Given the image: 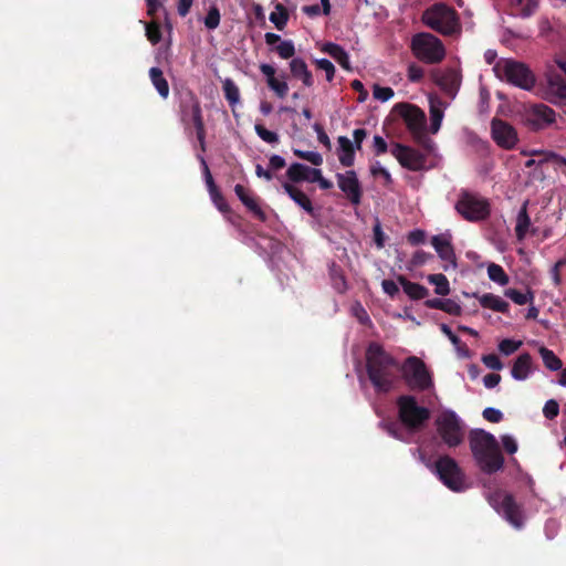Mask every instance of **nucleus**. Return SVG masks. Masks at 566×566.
Instances as JSON below:
<instances>
[{"label": "nucleus", "instance_id": "1", "mask_svg": "<svg viewBox=\"0 0 566 566\" xmlns=\"http://www.w3.org/2000/svg\"><path fill=\"white\" fill-rule=\"evenodd\" d=\"M366 369L368 378L377 392H389L400 370L398 360L384 346L373 342L366 350Z\"/></svg>", "mask_w": 566, "mask_h": 566}, {"label": "nucleus", "instance_id": "2", "mask_svg": "<svg viewBox=\"0 0 566 566\" xmlns=\"http://www.w3.org/2000/svg\"><path fill=\"white\" fill-rule=\"evenodd\" d=\"M469 444L479 469L485 474H493L504 467V457L495 437L483 430L472 429Z\"/></svg>", "mask_w": 566, "mask_h": 566}, {"label": "nucleus", "instance_id": "3", "mask_svg": "<svg viewBox=\"0 0 566 566\" xmlns=\"http://www.w3.org/2000/svg\"><path fill=\"white\" fill-rule=\"evenodd\" d=\"M421 21L430 29L442 35H453L461 31V24L457 11L446 3H434L427 8L421 15Z\"/></svg>", "mask_w": 566, "mask_h": 566}, {"label": "nucleus", "instance_id": "4", "mask_svg": "<svg viewBox=\"0 0 566 566\" xmlns=\"http://www.w3.org/2000/svg\"><path fill=\"white\" fill-rule=\"evenodd\" d=\"M493 70L501 81L522 90H532L536 82L534 73L525 63L512 59H501Z\"/></svg>", "mask_w": 566, "mask_h": 566}, {"label": "nucleus", "instance_id": "5", "mask_svg": "<svg viewBox=\"0 0 566 566\" xmlns=\"http://www.w3.org/2000/svg\"><path fill=\"white\" fill-rule=\"evenodd\" d=\"M398 417L400 422L410 431H418L430 419V410L419 406L416 397L402 395L397 398Z\"/></svg>", "mask_w": 566, "mask_h": 566}, {"label": "nucleus", "instance_id": "6", "mask_svg": "<svg viewBox=\"0 0 566 566\" xmlns=\"http://www.w3.org/2000/svg\"><path fill=\"white\" fill-rule=\"evenodd\" d=\"M457 212L467 221L479 222L491 213L490 203L478 193L462 189L455 203Z\"/></svg>", "mask_w": 566, "mask_h": 566}, {"label": "nucleus", "instance_id": "7", "mask_svg": "<svg viewBox=\"0 0 566 566\" xmlns=\"http://www.w3.org/2000/svg\"><path fill=\"white\" fill-rule=\"evenodd\" d=\"M411 50L417 59L428 64L439 63L446 56L443 43L431 33L422 32L413 35Z\"/></svg>", "mask_w": 566, "mask_h": 566}, {"label": "nucleus", "instance_id": "8", "mask_svg": "<svg viewBox=\"0 0 566 566\" xmlns=\"http://www.w3.org/2000/svg\"><path fill=\"white\" fill-rule=\"evenodd\" d=\"M402 378L411 390L424 391L433 387V380L423 360L416 356L405 359L400 366Z\"/></svg>", "mask_w": 566, "mask_h": 566}, {"label": "nucleus", "instance_id": "9", "mask_svg": "<svg viewBox=\"0 0 566 566\" xmlns=\"http://www.w3.org/2000/svg\"><path fill=\"white\" fill-rule=\"evenodd\" d=\"M490 505L514 527L520 528L523 525V513L521 506L515 502L512 494L503 491L495 490L488 496Z\"/></svg>", "mask_w": 566, "mask_h": 566}, {"label": "nucleus", "instance_id": "10", "mask_svg": "<svg viewBox=\"0 0 566 566\" xmlns=\"http://www.w3.org/2000/svg\"><path fill=\"white\" fill-rule=\"evenodd\" d=\"M434 468L440 481L451 491L462 492L467 489L464 472L453 458L449 455L439 457Z\"/></svg>", "mask_w": 566, "mask_h": 566}, {"label": "nucleus", "instance_id": "11", "mask_svg": "<svg viewBox=\"0 0 566 566\" xmlns=\"http://www.w3.org/2000/svg\"><path fill=\"white\" fill-rule=\"evenodd\" d=\"M442 441L450 448L463 442L464 429L461 419L452 410L443 411L436 420Z\"/></svg>", "mask_w": 566, "mask_h": 566}, {"label": "nucleus", "instance_id": "12", "mask_svg": "<svg viewBox=\"0 0 566 566\" xmlns=\"http://www.w3.org/2000/svg\"><path fill=\"white\" fill-rule=\"evenodd\" d=\"M394 112L403 119L408 130L413 139L420 143L426 134V114L418 106L409 103H398L394 106Z\"/></svg>", "mask_w": 566, "mask_h": 566}, {"label": "nucleus", "instance_id": "13", "mask_svg": "<svg viewBox=\"0 0 566 566\" xmlns=\"http://www.w3.org/2000/svg\"><path fill=\"white\" fill-rule=\"evenodd\" d=\"M525 126L533 132L548 128L556 122V113L545 104H533L523 114Z\"/></svg>", "mask_w": 566, "mask_h": 566}, {"label": "nucleus", "instance_id": "14", "mask_svg": "<svg viewBox=\"0 0 566 566\" xmlns=\"http://www.w3.org/2000/svg\"><path fill=\"white\" fill-rule=\"evenodd\" d=\"M390 151L403 168L411 171L421 170L424 166L426 157L415 148L396 143Z\"/></svg>", "mask_w": 566, "mask_h": 566}, {"label": "nucleus", "instance_id": "15", "mask_svg": "<svg viewBox=\"0 0 566 566\" xmlns=\"http://www.w3.org/2000/svg\"><path fill=\"white\" fill-rule=\"evenodd\" d=\"M492 138L497 146L512 149L518 142L516 129L505 120L493 118L491 123Z\"/></svg>", "mask_w": 566, "mask_h": 566}, {"label": "nucleus", "instance_id": "16", "mask_svg": "<svg viewBox=\"0 0 566 566\" xmlns=\"http://www.w3.org/2000/svg\"><path fill=\"white\" fill-rule=\"evenodd\" d=\"M337 185L346 198L355 206L361 201L363 190L357 175L354 170L336 175Z\"/></svg>", "mask_w": 566, "mask_h": 566}, {"label": "nucleus", "instance_id": "17", "mask_svg": "<svg viewBox=\"0 0 566 566\" xmlns=\"http://www.w3.org/2000/svg\"><path fill=\"white\" fill-rule=\"evenodd\" d=\"M431 244L438 253L439 258L448 263L443 266L446 271H448L449 265H451L453 269L457 268V256L451 243L450 234L433 235L431 238Z\"/></svg>", "mask_w": 566, "mask_h": 566}, {"label": "nucleus", "instance_id": "18", "mask_svg": "<svg viewBox=\"0 0 566 566\" xmlns=\"http://www.w3.org/2000/svg\"><path fill=\"white\" fill-rule=\"evenodd\" d=\"M234 192L245 208L261 222H265L268 219L266 213L260 206V198L255 196L251 190L244 186L238 184L234 187Z\"/></svg>", "mask_w": 566, "mask_h": 566}, {"label": "nucleus", "instance_id": "19", "mask_svg": "<svg viewBox=\"0 0 566 566\" xmlns=\"http://www.w3.org/2000/svg\"><path fill=\"white\" fill-rule=\"evenodd\" d=\"M180 119L185 125H188L192 118L201 114V105L198 97L192 92H187L182 96L179 104Z\"/></svg>", "mask_w": 566, "mask_h": 566}, {"label": "nucleus", "instance_id": "20", "mask_svg": "<svg viewBox=\"0 0 566 566\" xmlns=\"http://www.w3.org/2000/svg\"><path fill=\"white\" fill-rule=\"evenodd\" d=\"M261 73L266 77L268 86L280 98H284L289 92V85L285 81H280L275 77L274 66L262 63L260 65Z\"/></svg>", "mask_w": 566, "mask_h": 566}, {"label": "nucleus", "instance_id": "21", "mask_svg": "<svg viewBox=\"0 0 566 566\" xmlns=\"http://www.w3.org/2000/svg\"><path fill=\"white\" fill-rule=\"evenodd\" d=\"M282 188L284 189L285 193H287L289 197L297 206H300L308 214L315 216V210H314L313 203L305 192H303L298 187H296L295 185H293L291 182H283Z\"/></svg>", "mask_w": 566, "mask_h": 566}, {"label": "nucleus", "instance_id": "22", "mask_svg": "<svg viewBox=\"0 0 566 566\" xmlns=\"http://www.w3.org/2000/svg\"><path fill=\"white\" fill-rule=\"evenodd\" d=\"M316 168H311L304 164L293 163L286 170V178L291 184H298L302 181H313V172L317 171Z\"/></svg>", "mask_w": 566, "mask_h": 566}, {"label": "nucleus", "instance_id": "23", "mask_svg": "<svg viewBox=\"0 0 566 566\" xmlns=\"http://www.w3.org/2000/svg\"><path fill=\"white\" fill-rule=\"evenodd\" d=\"M460 75L453 69H448L446 72L436 76V83L446 93L453 95L460 86Z\"/></svg>", "mask_w": 566, "mask_h": 566}, {"label": "nucleus", "instance_id": "24", "mask_svg": "<svg viewBox=\"0 0 566 566\" xmlns=\"http://www.w3.org/2000/svg\"><path fill=\"white\" fill-rule=\"evenodd\" d=\"M547 90L553 96L552 102L556 103L557 101L566 99V81L560 74L551 73L547 76Z\"/></svg>", "mask_w": 566, "mask_h": 566}, {"label": "nucleus", "instance_id": "25", "mask_svg": "<svg viewBox=\"0 0 566 566\" xmlns=\"http://www.w3.org/2000/svg\"><path fill=\"white\" fill-rule=\"evenodd\" d=\"M290 71L291 74L295 78L301 80L305 86L311 87L314 84L313 75L303 59H292V61L290 62Z\"/></svg>", "mask_w": 566, "mask_h": 566}, {"label": "nucleus", "instance_id": "26", "mask_svg": "<svg viewBox=\"0 0 566 566\" xmlns=\"http://www.w3.org/2000/svg\"><path fill=\"white\" fill-rule=\"evenodd\" d=\"M426 307L443 311L450 315L459 316L462 307L459 303L451 298H430L424 302Z\"/></svg>", "mask_w": 566, "mask_h": 566}, {"label": "nucleus", "instance_id": "27", "mask_svg": "<svg viewBox=\"0 0 566 566\" xmlns=\"http://www.w3.org/2000/svg\"><path fill=\"white\" fill-rule=\"evenodd\" d=\"M532 368V356L528 353L521 354L514 361L511 375L516 380H525Z\"/></svg>", "mask_w": 566, "mask_h": 566}, {"label": "nucleus", "instance_id": "28", "mask_svg": "<svg viewBox=\"0 0 566 566\" xmlns=\"http://www.w3.org/2000/svg\"><path fill=\"white\" fill-rule=\"evenodd\" d=\"M479 303L484 308H490L494 312L509 314L510 304L493 293H485L479 297Z\"/></svg>", "mask_w": 566, "mask_h": 566}, {"label": "nucleus", "instance_id": "29", "mask_svg": "<svg viewBox=\"0 0 566 566\" xmlns=\"http://www.w3.org/2000/svg\"><path fill=\"white\" fill-rule=\"evenodd\" d=\"M510 7L512 14L521 18H530L533 15L537 8V0H510Z\"/></svg>", "mask_w": 566, "mask_h": 566}, {"label": "nucleus", "instance_id": "30", "mask_svg": "<svg viewBox=\"0 0 566 566\" xmlns=\"http://www.w3.org/2000/svg\"><path fill=\"white\" fill-rule=\"evenodd\" d=\"M527 206L528 200H525L516 217L515 235L520 242L526 238L531 227V218L527 212Z\"/></svg>", "mask_w": 566, "mask_h": 566}, {"label": "nucleus", "instance_id": "31", "mask_svg": "<svg viewBox=\"0 0 566 566\" xmlns=\"http://www.w3.org/2000/svg\"><path fill=\"white\" fill-rule=\"evenodd\" d=\"M322 51L331 55L343 69L350 70L349 56L340 45L327 42L323 45Z\"/></svg>", "mask_w": 566, "mask_h": 566}, {"label": "nucleus", "instance_id": "32", "mask_svg": "<svg viewBox=\"0 0 566 566\" xmlns=\"http://www.w3.org/2000/svg\"><path fill=\"white\" fill-rule=\"evenodd\" d=\"M398 282L403 289V292L411 298V300H422L428 296L429 291L426 286L415 283L406 279L405 276L400 275L398 277Z\"/></svg>", "mask_w": 566, "mask_h": 566}, {"label": "nucleus", "instance_id": "33", "mask_svg": "<svg viewBox=\"0 0 566 566\" xmlns=\"http://www.w3.org/2000/svg\"><path fill=\"white\" fill-rule=\"evenodd\" d=\"M338 144L340 148V154L338 155L339 163L344 167H352L355 160L356 147L346 136H339Z\"/></svg>", "mask_w": 566, "mask_h": 566}, {"label": "nucleus", "instance_id": "34", "mask_svg": "<svg viewBox=\"0 0 566 566\" xmlns=\"http://www.w3.org/2000/svg\"><path fill=\"white\" fill-rule=\"evenodd\" d=\"M149 77L160 97L166 99L169 95V84L165 78L163 71L159 67H151L149 70Z\"/></svg>", "mask_w": 566, "mask_h": 566}, {"label": "nucleus", "instance_id": "35", "mask_svg": "<svg viewBox=\"0 0 566 566\" xmlns=\"http://www.w3.org/2000/svg\"><path fill=\"white\" fill-rule=\"evenodd\" d=\"M504 295L517 305H524L528 303L533 304L535 298V294L531 289H527L526 292H521L516 289H507L504 291Z\"/></svg>", "mask_w": 566, "mask_h": 566}, {"label": "nucleus", "instance_id": "36", "mask_svg": "<svg viewBox=\"0 0 566 566\" xmlns=\"http://www.w3.org/2000/svg\"><path fill=\"white\" fill-rule=\"evenodd\" d=\"M539 354L543 359L545 367L552 371L559 370L563 366L562 360L555 355V353L544 346L539 348Z\"/></svg>", "mask_w": 566, "mask_h": 566}, {"label": "nucleus", "instance_id": "37", "mask_svg": "<svg viewBox=\"0 0 566 566\" xmlns=\"http://www.w3.org/2000/svg\"><path fill=\"white\" fill-rule=\"evenodd\" d=\"M429 283L433 284L434 292L438 295L446 296L450 293V284L444 274L438 273V274H430L428 275Z\"/></svg>", "mask_w": 566, "mask_h": 566}, {"label": "nucleus", "instance_id": "38", "mask_svg": "<svg viewBox=\"0 0 566 566\" xmlns=\"http://www.w3.org/2000/svg\"><path fill=\"white\" fill-rule=\"evenodd\" d=\"M222 90L224 93L226 99L229 102L231 106L235 105L240 101V91L237 84L231 78H226L222 82Z\"/></svg>", "mask_w": 566, "mask_h": 566}, {"label": "nucleus", "instance_id": "39", "mask_svg": "<svg viewBox=\"0 0 566 566\" xmlns=\"http://www.w3.org/2000/svg\"><path fill=\"white\" fill-rule=\"evenodd\" d=\"M289 12L283 4L277 3L275 11L270 14V21L274 23L277 30L282 31L285 28Z\"/></svg>", "mask_w": 566, "mask_h": 566}, {"label": "nucleus", "instance_id": "40", "mask_svg": "<svg viewBox=\"0 0 566 566\" xmlns=\"http://www.w3.org/2000/svg\"><path fill=\"white\" fill-rule=\"evenodd\" d=\"M488 275L491 281H493L502 286L509 284V281H510L509 275L505 273L504 269L496 263H491L488 266Z\"/></svg>", "mask_w": 566, "mask_h": 566}, {"label": "nucleus", "instance_id": "41", "mask_svg": "<svg viewBox=\"0 0 566 566\" xmlns=\"http://www.w3.org/2000/svg\"><path fill=\"white\" fill-rule=\"evenodd\" d=\"M190 122L195 126L196 136H197V140L199 143L200 149L202 153H205L207 150V148H206V127H205L202 113L201 114L197 113V116L195 118H192Z\"/></svg>", "mask_w": 566, "mask_h": 566}, {"label": "nucleus", "instance_id": "42", "mask_svg": "<svg viewBox=\"0 0 566 566\" xmlns=\"http://www.w3.org/2000/svg\"><path fill=\"white\" fill-rule=\"evenodd\" d=\"M380 427L392 438L406 441L405 430L396 421H382L380 422Z\"/></svg>", "mask_w": 566, "mask_h": 566}, {"label": "nucleus", "instance_id": "43", "mask_svg": "<svg viewBox=\"0 0 566 566\" xmlns=\"http://www.w3.org/2000/svg\"><path fill=\"white\" fill-rule=\"evenodd\" d=\"M209 195H210L212 202L214 203V206L217 207V209L220 212H222V213L231 212L230 206L227 203L223 195L221 193V191L218 188L210 191Z\"/></svg>", "mask_w": 566, "mask_h": 566}, {"label": "nucleus", "instance_id": "44", "mask_svg": "<svg viewBox=\"0 0 566 566\" xmlns=\"http://www.w3.org/2000/svg\"><path fill=\"white\" fill-rule=\"evenodd\" d=\"M430 118H431L430 130L432 134H436L440 129L441 122L443 118V111L439 106L431 104L430 105Z\"/></svg>", "mask_w": 566, "mask_h": 566}, {"label": "nucleus", "instance_id": "45", "mask_svg": "<svg viewBox=\"0 0 566 566\" xmlns=\"http://www.w3.org/2000/svg\"><path fill=\"white\" fill-rule=\"evenodd\" d=\"M275 51L280 57L287 60L294 56L295 46L291 40H284L275 46Z\"/></svg>", "mask_w": 566, "mask_h": 566}, {"label": "nucleus", "instance_id": "46", "mask_svg": "<svg viewBox=\"0 0 566 566\" xmlns=\"http://www.w3.org/2000/svg\"><path fill=\"white\" fill-rule=\"evenodd\" d=\"M254 130L263 142L269 144L279 143V135L274 132L266 129L262 124H255Z\"/></svg>", "mask_w": 566, "mask_h": 566}, {"label": "nucleus", "instance_id": "47", "mask_svg": "<svg viewBox=\"0 0 566 566\" xmlns=\"http://www.w3.org/2000/svg\"><path fill=\"white\" fill-rule=\"evenodd\" d=\"M294 155L301 159L307 160L308 163L319 166L323 163V157L319 153L316 151H305L301 149H294Z\"/></svg>", "mask_w": 566, "mask_h": 566}, {"label": "nucleus", "instance_id": "48", "mask_svg": "<svg viewBox=\"0 0 566 566\" xmlns=\"http://www.w3.org/2000/svg\"><path fill=\"white\" fill-rule=\"evenodd\" d=\"M220 24V11L216 6H212L206 18H205V25L209 30H214Z\"/></svg>", "mask_w": 566, "mask_h": 566}, {"label": "nucleus", "instance_id": "49", "mask_svg": "<svg viewBox=\"0 0 566 566\" xmlns=\"http://www.w3.org/2000/svg\"><path fill=\"white\" fill-rule=\"evenodd\" d=\"M521 346H522V342L521 340H514V339L505 338V339L500 342L499 350L503 355L509 356V355L515 353Z\"/></svg>", "mask_w": 566, "mask_h": 566}, {"label": "nucleus", "instance_id": "50", "mask_svg": "<svg viewBox=\"0 0 566 566\" xmlns=\"http://www.w3.org/2000/svg\"><path fill=\"white\" fill-rule=\"evenodd\" d=\"M197 158L201 164V168H202L203 177H205V180H206V184L208 187V191L210 192V191L217 189L218 187L214 184L213 177L210 172L209 166H208L205 157L202 155H198Z\"/></svg>", "mask_w": 566, "mask_h": 566}, {"label": "nucleus", "instance_id": "51", "mask_svg": "<svg viewBox=\"0 0 566 566\" xmlns=\"http://www.w3.org/2000/svg\"><path fill=\"white\" fill-rule=\"evenodd\" d=\"M146 36L153 43L157 44L161 40V30L158 23L149 22L146 24Z\"/></svg>", "mask_w": 566, "mask_h": 566}, {"label": "nucleus", "instance_id": "52", "mask_svg": "<svg viewBox=\"0 0 566 566\" xmlns=\"http://www.w3.org/2000/svg\"><path fill=\"white\" fill-rule=\"evenodd\" d=\"M316 66L319 69V70H323L326 74V80L328 82H332L334 76H335V66L334 64L327 60V59H319V60H316Z\"/></svg>", "mask_w": 566, "mask_h": 566}, {"label": "nucleus", "instance_id": "53", "mask_svg": "<svg viewBox=\"0 0 566 566\" xmlns=\"http://www.w3.org/2000/svg\"><path fill=\"white\" fill-rule=\"evenodd\" d=\"M431 259H433V255L431 253H428L423 250H418L413 253L410 264L415 268H419L426 264Z\"/></svg>", "mask_w": 566, "mask_h": 566}, {"label": "nucleus", "instance_id": "54", "mask_svg": "<svg viewBox=\"0 0 566 566\" xmlns=\"http://www.w3.org/2000/svg\"><path fill=\"white\" fill-rule=\"evenodd\" d=\"M374 97L381 102H387L394 96V90L391 87H382L377 84L374 85L373 90Z\"/></svg>", "mask_w": 566, "mask_h": 566}, {"label": "nucleus", "instance_id": "55", "mask_svg": "<svg viewBox=\"0 0 566 566\" xmlns=\"http://www.w3.org/2000/svg\"><path fill=\"white\" fill-rule=\"evenodd\" d=\"M543 413L549 420L556 418L559 413L558 402L554 399L547 400L546 403L544 405Z\"/></svg>", "mask_w": 566, "mask_h": 566}, {"label": "nucleus", "instance_id": "56", "mask_svg": "<svg viewBox=\"0 0 566 566\" xmlns=\"http://www.w3.org/2000/svg\"><path fill=\"white\" fill-rule=\"evenodd\" d=\"M482 361L488 368L492 370H501L503 368V363L495 354L483 355Z\"/></svg>", "mask_w": 566, "mask_h": 566}, {"label": "nucleus", "instance_id": "57", "mask_svg": "<svg viewBox=\"0 0 566 566\" xmlns=\"http://www.w3.org/2000/svg\"><path fill=\"white\" fill-rule=\"evenodd\" d=\"M482 416L486 421L493 423H497L503 419V413L499 409L492 407L485 408L482 412Z\"/></svg>", "mask_w": 566, "mask_h": 566}, {"label": "nucleus", "instance_id": "58", "mask_svg": "<svg viewBox=\"0 0 566 566\" xmlns=\"http://www.w3.org/2000/svg\"><path fill=\"white\" fill-rule=\"evenodd\" d=\"M370 174L374 177L381 176L386 184H390L392 181L391 175L386 168L380 166L379 161H376L374 165H371Z\"/></svg>", "mask_w": 566, "mask_h": 566}, {"label": "nucleus", "instance_id": "59", "mask_svg": "<svg viewBox=\"0 0 566 566\" xmlns=\"http://www.w3.org/2000/svg\"><path fill=\"white\" fill-rule=\"evenodd\" d=\"M407 240L411 245L422 244L426 241V232L420 229L412 230L408 233Z\"/></svg>", "mask_w": 566, "mask_h": 566}, {"label": "nucleus", "instance_id": "60", "mask_svg": "<svg viewBox=\"0 0 566 566\" xmlns=\"http://www.w3.org/2000/svg\"><path fill=\"white\" fill-rule=\"evenodd\" d=\"M502 446L509 454H514L517 451V442L509 434L501 437Z\"/></svg>", "mask_w": 566, "mask_h": 566}, {"label": "nucleus", "instance_id": "61", "mask_svg": "<svg viewBox=\"0 0 566 566\" xmlns=\"http://www.w3.org/2000/svg\"><path fill=\"white\" fill-rule=\"evenodd\" d=\"M423 77V70L416 65V64H411L409 65L408 67V78L409 81L411 82H420Z\"/></svg>", "mask_w": 566, "mask_h": 566}, {"label": "nucleus", "instance_id": "62", "mask_svg": "<svg viewBox=\"0 0 566 566\" xmlns=\"http://www.w3.org/2000/svg\"><path fill=\"white\" fill-rule=\"evenodd\" d=\"M352 88L356 91L359 95L357 101L363 103L368 97V92L365 90L364 84L359 80H354L350 84Z\"/></svg>", "mask_w": 566, "mask_h": 566}, {"label": "nucleus", "instance_id": "63", "mask_svg": "<svg viewBox=\"0 0 566 566\" xmlns=\"http://www.w3.org/2000/svg\"><path fill=\"white\" fill-rule=\"evenodd\" d=\"M313 181L317 182L323 190H328L333 187V182L324 178L319 169L313 172Z\"/></svg>", "mask_w": 566, "mask_h": 566}, {"label": "nucleus", "instance_id": "64", "mask_svg": "<svg viewBox=\"0 0 566 566\" xmlns=\"http://www.w3.org/2000/svg\"><path fill=\"white\" fill-rule=\"evenodd\" d=\"M374 149L377 156L382 155L388 150L386 140L379 135L374 136Z\"/></svg>", "mask_w": 566, "mask_h": 566}]
</instances>
